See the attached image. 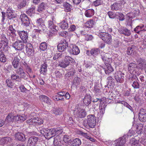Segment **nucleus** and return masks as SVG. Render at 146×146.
Listing matches in <instances>:
<instances>
[{
	"instance_id": "nucleus-1",
	"label": "nucleus",
	"mask_w": 146,
	"mask_h": 146,
	"mask_svg": "<svg viewBox=\"0 0 146 146\" xmlns=\"http://www.w3.org/2000/svg\"><path fill=\"white\" fill-rule=\"evenodd\" d=\"M81 106L77 105L74 110V115L76 117L79 118L84 117L86 115L85 110L82 109Z\"/></svg>"
},
{
	"instance_id": "nucleus-2",
	"label": "nucleus",
	"mask_w": 146,
	"mask_h": 146,
	"mask_svg": "<svg viewBox=\"0 0 146 146\" xmlns=\"http://www.w3.org/2000/svg\"><path fill=\"white\" fill-rule=\"evenodd\" d=\"M96 35L106 43L110 44L112 42L111 35L107 33L99 32Z\"/></svg>"
},
{
	"instance_id": "nucleus-3",
	"label": "nucleus",
	"mask_w": 146,
	"mask_h": 146,
	"mask_svg": "<svg viewBox=\"0 0 146 146\" xmlns=\"http://www.w3.org/2000/svg\"><path fill=\"white\" fill-rule=\"evenodd\" d=\"M7 40V39L5 41L1 40L2 42H3V43L4 44L3 47L0 46V61L3 62H5L6 61V57L3 52V50L5 48H8V42Z\"/></svg>"
},
{
	"instance_id": "nucleus-4",
	"label": "nucleus",
	"mask_w": 146,
	"mask_h": 146,
	"mask_svg": "<svg viewBox=\"0 0 146 146\" xmlns=\"http://www.w3.org/2000/svg\"><path fill=\"white\" fill-rule=\"evenodd\" d=\"M124 74L121 72H116L113 75V77L116 82L120 83H123L124 81Z\"/></svg>"
},
{
	"instance_id": "nucleus-5",
	"label": "nucleus",
	"mask_w": 146,
	"mask_h": 146,
	"mask_svg": "<svg viewBox=\"0 0 146 146\" xmlns=\"http://www.w3.org/2000/svg\"><path fill=\"white\" fill-rule=\"evenodd\" d=\"M25 42L21 40H17V41L13 43L12 46L15 50H21L24 48Z\"/></svg>"
},
{
	"instance_id": "nucleus-6",
	"label": "nucleus",
	"mask_w": 146,
	"mask_h": 146,
	"mask_svg": "<svg viewBox=\"0 0 146 146\" xmlns=\"http://www.w3.org/2000/svg\"><path fill=\"white\" fill-rule=\"evenodd\" d=\"M68 47V44L66 40L64 39L61 41L57 46V48L60 52H62L66 50V48Z\"/></svg>"
},
{
	"instance_id": "nucleus-7",
	"label": "nucleus",
	"mask_w": 146,
	"mask_h": 146,
	"mask_svg": "<svg viewBox=\"0 0 146 146\" xmlns=\"http://www.w3.org/2000/svg\"><path fill=\"white\" fill-rule=\"evenodd\" d=\"M131 31H132V30L124 27H121L118 30V32L120 34L127 36H129L131 35Z\"/></svg>"
},
{
	"instance_id": "nucleus-8",
	"label": "nucleus",
	"mask_w": 146,
	"mask_h": 146,
	"mask_svg": "<svg viewBox=\"0 0 146 146\" xmlns=\"http://www.w3.org/2000/svg\"><path fill=\"white\" fill-rule=\"evenodd\" d=\"M26 51L27 55L29 57L33 56L35 54L33 45L30 43L27 44L26 46Z\"/></svg>"
},
{
	"instance_id": "nucleus-9",
	"label": "nucleus",
	"mask_w": 146,
	"mask_h": 146,
	"mask_svg": "<svg viewBox=\"0 0 146 146\" xmlns=\"http://www.w3.org/2000/svg\"><path fill=\"white\" fill-rule=\"evenodd\" d=\"M137 67L140 69L145 70L146 68V61L143 58H140L137 61Z\"/></svg>"
},
{
	"instance_id": "nucleus-10",
	"label": "nucleus",
	"mask_w": 146,
	"mask_h": 146,
	"mask_svg": "<svg viewBox=\"0 0 146 146\" xmlns=\"http://www.w3.org/2000/svg\"><path fill=\"white\" fill-rule=\"evenodd\" d=\"M39 140V138L37 137L33 136L29 138L28 141V146H34L37 143Z\"/></svg>"
},
{
	"instance_id": "nucleus-11",
	"label": "nucleus",
	"mask_w": 146,
	"mask_h": 146,
	"mask_svg": "<svg viewBox=\"0 0 146 146\" xmlns=\"http://www.w3.org/2000/svg\"><path fill=\"white\" fill-rule=\"evenodd\" d=\"M20 19L24 26L27 27L30 24L29 19L25 14H21L20 16Z\"/></svg>"
},
{
	"instance_id": "nucleus-12",
	"label": "nucleus",
	"mask_w": 146,
	"mask_h": 146,
	"mask_svg": "<svg viewBox=\"0 0 146 146\" xmlns=\"http://www.w3.org/2000/svg\"><path fill=\"white\" fill-rule=\"evenodd\" d=\"M126 136H123L115 141V146H121L123 145L126 142V139L125 138Z\"/></svg>"
},
{
	"instance_id": "nucleus-13",
	"label": "nucleus",
	"mask_w": 146,
	"mask_h": 146,
	"mask_svg": "<svg viewBox=\"0 0 146 146\" xmlns=\"http://www.w3.org/2000/svg\"><path fill=\"white\" fill-rule=\"evenodd\" d=\"M68 51L70 54L74 55H77L80 53V50L78 47L76 45L72 46V47H70Z\"/></svg>"
},
{
	"instance_id": "nucleus-14",
	"label": "nucleus",
	"mask_w": 146,
	"mask_h": 146,
	"mask_svg": "<svg viewBox=\"0 0 146 146\" xmlns=\"http://www.w3.org/2000/svg\"><path fill=\"white\" fill-rule=\"evenodd\" d=\"M17 32L22 40L24 41L25 43H26L27 42V40L28 38L27 32L24 31H18Z\"/></svg>"
},
{
	"instance_id": "nucleus-15",
	"label": "nucleus",
	"mask_w": 146,
	"mask_h": 146,
	"mask_svg": "<svg viewBox=\"0 0 146 146\" xmlns=\"http://www.w3.org/2000/svg\"><path fill=\"white\" fill-rule=\"evenodd\" d=\"M139 118L140 121L142 122L146 121V113L144 111V109L140 110L139 113Z\"/></svg>"
},
{
	"instance_id": "nucleus-16",
	"label": "nucleus",
	"mask_w": 146,
	"mask_h": 146,
	"mask_svg": "<svg viewBox=\"0 0 146 146\" xmlns=\"http://www.w3.org/2000/svg\"><path fill=\"white\" fill-rule=\"evenodd\" d=\"M15 137L17 140L22 142L25 141L26 139L25 135L21 132L16 133L15 134Z\"/></svg>"
},
{
	"instance_id": "nucleus-17",
	"label": "nucleus",
	"mask_w": 146,
	"mask_h": 146,
	"mask_svg": "<svg viewBox=\"0 0 146 146\" xmlns=\"http://www.w3.org/2000/svg\"><path fill=\"white\" fill-rule=\"evenodd\" d=\"M103 68L104 69L106 74L107 75L109 74L114 70L113 68L110 64H108L107 65H105L104 67Z\"/></svg>"
},
{
	"instance_id": "nucleus-18",
	"label": "nucleus",
	"mask_w": 146,
	"mask_h": 146,
	"mask_svg": "<svg viewBox=\"0 0 146 146\" xmlns=\"http://www.w3.org/2000/svg\"><path fill=\"white\" fill-rule=\"evenodd\" d=\"M136 46L134 45H132L129 46L127 50V54L128 55H131L134 54Z\"/></svg>"
},
{
	"instance_id": "nucleus-19",
	"label": "nucleus",
	"mask_w": 146,
	"mask_h": 146,
	"mask_svg": "<svg viewBox=\"0 0 146 146\" xmlns=\"http://www.w3.org/2000/svg\"><path fill=\"white\" fill-rule=\"evenodd\" d=\"M91 96L90 95H87L85 96L83 99L84 104L86 106H88L91 103Z\"/></svg>"
},
{
	"instance_id": "nucleus-20",
	"label": "nucleus",
	"mask_w": 146,
	"mask_h": 146,
	"mask_svg": "<svg viewBox=\"0 0 146 146\" xmlns=\"http://www.w3.org/2000/svg\"><path fill=\"white\" fill-rule=\"evenodd\" d=\"M40 98L42 102L46 103L48 105H51V100L48 97L44 95H41L40 96Z\"/></svg>"
},
{
	"instance_id": "nucleus-21",
	"label": "nucleus",
	"mask_w": 146,
	"mask_h": 146,
	"mask_svg": "<svg viewBox=\"0 0 146 146\" xmlns=\"http://www.w3.org/2000/svg\"><path fill=\"white\" fill-rule=\"evenodd\" d=\"M144 27V25H139L134 29L133 31L138 34H141L142 31L144 30H143Z\"/></svg>"
},
{
	"instance_id": "nucleus-22",
	"label": "nucleus",
	"mask_w": 146,
	"mask_h": 146,
	"mask_svg": "<svg viewBox=\"0 0 146 146\" xmlns=\"http://www.w3.org/2000/svg\"><path fill=\"white\" fill-rule=\"evenodd\" d=\"M54 128L49 129L47 130L46 135L48 138H50L55 136V133Z\"/></svg>"
},
{
	"instance_id": "nucleus-23",
	"label": "nucleus",
	"mask_w": 146,
	"mask_h": 146,
	"mask_svg": "<svg viewBox=\"0 0 146 146\" xmlns=\"http://www.w3.org/2000/svg\"><path fill=\"white\" fill-rule=\"evenodd\" d=\"M20 60L17 57L14 58V60L12 62V64L15 68L17 69L19 65Z\"/></svg>"
},
{
	"instance_id": "nucleus-24",
	"label": "nucleus",
	"mask_w": 146,
	"mask_h": 146,
	"mask_svg": "<svg viewBox=\"0 0 146 146\" xmlns=\"http://www.w3.org/2000/svg\"><path fill=\"white\" fill-rule=\"evenodd\" d=\"M37 26L38 29H35V32L40 33L41 32L44 31L46 32V31L47 29L44 24L42 25H40Z\"/></svg>"
},
{
	"instance_id": "nucleus-25",
	"label": "nucleus",
	"mask_w": 146,
	"mask_h": 146,
	"mask_svg": "<svg viewBox=\"0 0 146 146\" xmlns=\"http://www.w3.org/2000/svg\"><path fill=\"white\" fill-rule=\"evenodd\" d=\"M111 9L112 10L119 11L121 9V5L120 3H114L111 6Z\"/></svg>"
},
{
	"instance_id": "nucleus-26",
	"label": "nucleus",
	"mask_w": 146,
	"mask_h": 146,
	"mask_svg": "<svg viewBox=\"0 0 146 146\" xmlns=\"http://www.w3.org/2000/svg\"><path fill=\"white\" fill-rule=\"evenodd\" d=\"M46 7V4L42 2L38 5L36 11L39 13H41L45 10Z\"/></svg>"
},
{
	"instance_id": "nucleus-27",
	"label": "nucleus",
	"mask_w": 146,
	"mask_h": 146,
	"mask_svg": "<svg viewBox=\"0 0 146 146\" xmlns=\"http://www.w3.org/2000/svg\"><path fill=\"white\" fill-rule=\"evenodd\" d=\"M139 141L135 137L132 138L130 140L129 143L131 146H139Z\"/></svg>"
},
{
	"instance_id": "nucleus-28",
	"label": "nucleus",
	"mask_w": 146,
	"mask_h": 146,
	"mask_svg": "<svg viewBox=\"0 0 146 146\" xmlns=\"http://www.w3.org/2000/svg\"><path fill=\"white\" fill-rule=\"evenodd\" d=\"M11 80L13 81L15 80L16 82L19 83V84L21 83V78L20 76L15 74H14L11 76Z\"/></svg>"
},
{
	"instance_id": "nucleus-29",
	"label": "nucleus",
	"mask_w": 146,
	"mask_h": 146,
	"mask_svg": "<svg viewBox=\"0 0 146 146\" xmlns=\"http://www.w3.org/2000/svg\"><path fill=\"white\" fill-rule=\"evenodd\" d=\"M133 20L129 19H127L126 20V25L127 27L131 30H132V23Z\"/></svg>"
},
{
	"instance_id": "nucleus-30",
	"label": "nucleus",
	"mask_w": 146,
	"mask_h": 146,
	"mask_svg": "<svg viewBox=\"0 0 146 146\" xmlns=\"http://www.w3.org/2000/svg\"><path fill=\"white\" fill-rule=\"evenodd\" d=\"M11 141L10 138L9 137H5L2 138L0 141L1 144L3 145Z\"/></svg>"
},
{
	"instance_id": "nucleus-31",
	"label": "nucleus",
	"mask_w": 146,
	"mask_h": 146,
	"mask_svg": "<svg viewBox=\"0 0 146 146\" xmlns=\"http://www.w3.org/2000/svg\"><path fill=\"white\" fill-rule=\"evenodd\" d=\"M137 80L138 78L136 76L133 75H130L128 78V82L131 84H132Z\"/></svg>"
},
{
	"instance_id": "nucleus-32",
	"label": "nucleus",
	"mask_w": 146,
	"mask_h": 146,
	"mask_svg": "<svg viewBox=\"0 0 146 146\" xmlns=\"http://www.w3.org/2000/svg\"><path fill=\"white\" fill-rule=\"evenodd\" d=\"M73 146H79L81 144L80 140L78 138H76L71 141Z\"/></svg>"
},
{
	"instance_id": "nucleus-33",
	"label": "nucleus",
	"mask_w": 146,
	"mask_h": 146,
	"mask_svg": "<svg viewBox=\"0 0 146 146\" xmlns=\"http://www.w3.org/2000/svg\"><path fill=\"white\" fill-rule=\"evenodd\" d=\"M47 65L46 64H42L40 67V73L44 75L46 74V72L47 71Z\"/></svg>"
},
{
	"instance_id": "nucleus-34",
	"label": "nucleus",
	"mask_w": 146,
	"mask_h": 146,
	"mask_svg": "<svg viewBox=\"0 0 146 146\" xmlns=\"http://www.w3.org/2000/svg\"><path fill=\"white\" fill-rule=\"evenodd\" d=\"M95 85L94 87V91L96 93H99L100 92V87H99V83L98 81L97 80L96 82H94Z\"/></svg>"
},
{
	"instance_id": "nucleus-35",
	"label": "nucleus",
	"mask_w": 146,
	"mask_h": 146,
	"mask_svg": "<svg viewBox=\"0 0 146 146\" xmlns=\"http://www.w3.org/2000/svg\"><path fill=\"white\" fill-rule=\"evenodd\" d=\"M60 27L62 29H67L68 27V23L65 21H63L60 24Z\"/></svg>"
},
{
	"instance_id": "nucleus-36",
	"label": "nucleus",
	"mask_w": 146,
	"mask_h": 146,
	"mask_svg": "<svg viewBox=\"0 0 146 146\" xmlns=\"http://www.w3.org/2000/svg\"><path fill=\"white\" fill-rule=\"evenodd\" d=\"M27 2L25 0L21 1L17 5V7L19 9H21L23 8L26 5Z\"/></svg>"
},
{
	"instance_id": "nucleus-37",
	"label": "nucleus",
	"mask_w": 146,
	"mask_h": 146,
	"mask_svg": "<svg viewBox=\"0 0 146 146\" xmlns=\"http://www.w3.org/2000/svg\"><path fill=\"white\" fill-rule=\"evenodd\" d=\"M137 67V65L136 64L133 63H131L128 65V69L129 71L130 70H134Z\"/></svg>"
},
{
	"instance_id": "nucleus-38",
	"label": "nucleus",
	"mask_w": 146,
	"mask_h": 146,
	"mask_svg": "<svg viewBox=\"0 0 146 146\" xmlns=\"http://www.w3.org/2000/svg\"><path fill=\"white\" fill-rule=\"evenodd\" d=\"M64 7L65 9V11L68 12L71 11L72 8V6L68 3H65L64 5Z\"/></svg>"
},
{
	"instance_id": "nucleus-39",
	"label": "nucleus",
	"mask_w": 146,
	"mask_h": 146,
	"mask_svg": "<svg viewBox=\"0 0 146 146\" xmlns=\"http://www.w3.org/2000/svg\"><path fill=\"white\" fill-rule=\"evenodd\" d=\"M73 59L70 56H66L65 58L64 61L66 64L68 66L71 62H72Z\"/></svg>"
},
{
	"instance_id": "nucleus-40",
	"label": "nucleus",
	"mask_w": 146,
	"mask_h": 146,
	"mask_svg": "<svg viewBox=\"0 0 146 146\" xmlns=\"http://www.w3.org/2000/svg\"><path fill=\"white\" fill-rule=\"evenodd\" d=\"M17 15L16 14L11 13L6 15L7 17L9 20H13L14 18H16Z\"/></svg>"
},
{
	"instance_id": "nucleus-41",
	"label": "nucleus",
	"mask_w": 146,
	"mask_h": 146,
	"mask_svg": "<svg viewBox=\"0 0 146 146\" xmlns=\"http://www.w3.org/2000/svg\"><path fill=\"white\" fill-rule=\"evenodd\" d=\"M106 107V106L105 104H101L99 106V109L100 110V114L103 115V114L104 113V111Z\"/></svg>"
},
{
	"instance_id": "nucleus-42",
	"label": "nucleus",
	"mask_w": 146,
	"mask_h": 146,
	"mask_svg": "<svg viewBox=\"0 0 146 146\" xmlns=\"http://www.w3.org/2000/svg\"><path fill=\"white\" fill-rule=\"evenodd\" d=\"M47 43L45 42L41 43L39 47L40 49L42 51L45 50L47 49Z\"/></svg>"
},
{
	"instance_id": "nucleus-43",
	"label": "nucleus",
	"mask_w": 146,
	"mask_h": 146,
	"mask_svg": "<svg viewBox=\"0 0 146 146\" xmlns=\"http://www.w3.org/2000/svg\"><path fill=\"white\" fill-rule=\"evenodd\" d=\"M35 7H32L27 11V13L30 16H32L33 13H35Z\"/></svg>"
},
{
	"instance_id": "nucleus-44",
	"label": "nucleus",
	"mask_w": 146,
	"mask_h": 146,
	"mask_svg": "<svg viewBox=\"0 0 146 146\" xmlns=\"http://www.w3.org/2000/svg\"><path fill=\"white\" fill-rule=\"evenodd\" d=\"M116 16L118 17V19L120 21H123L125 19L124 15L121 13L117 12Z\"/></svg>"
},
{
	"instance_id": "nucleus-45",
	"label": "nucleus",
	"mask_w": 146,
	"mask_h": 146,
	"mask_svg": "<svg viewBox=\"0 0 146 146\" xmlns=\"http://www.w3.org/2000/svg\"><path fill=\"white\" fill-rule=\"evenodd\" d=\"M23 64L26 70L27 71V73L28 74V72L31 73L32 72V69L30 68L29 66L25 62H24Z\"/></svg>"
},
{
	"instance_id": "nucleus-46",
	"label": "nucleus",
	"mask_w": 146,
	"mask_h": 146,
	"mask_svg": "<svg viewBox=\"0 0 146 146\" xmlns=\"http://www.w3.org/2000/svg\"><path fill=\"white\" fill-rule=\"evenodd\" d=\"M52 112L56 115H58L61 114V110L59 108H54Z\"/></svg>"
},
{
	"instance_id": "nucleus-47",
	"label": "nucleus",
	"mask_w": 146,
	"mask_h": 146,
	"mask_svg": "<svg viewBox=\"0 0 146 146\" xmlns=\"http://www.w3.org/2000/svg\"><path fill=\"white\" fill-rule=\"evenodd\" d=\"M52 98L54 100L57 101L59 100H64V98H63L62 97L58 95L53 96Z\"/></svg>"
},
{
	"instance_id": "nucleus-48",
	"label": "nucleus",
	"mask_w": 146,
	"mask_h": 146,
	"mask_svg": "<svg viewBox=\"0 0 146 146\" xmlns=\"http://www.w3.org/2000/svg\"><path fill=\"white\" fill-rule=\"evenodd\" d=\"M131 85L134 89H139V84L137 80L132 83Z\"/></svg>"
},
{
	"instance_id": "nucleus-49",
	"label": "nucleus",
	"mask_w": 146,
	"mask_h": 146,
	"mask_svg": "<svg viewBox=\"0 0 146 146\" xmlns=\"http://www.w3.org/2000/svg\"><path fill=\"white\" fill-rule=\"evenodd\" d=\"M100 52L99 50L98 49H94V50L92 49V56L96 57Z\"/></svg>"
},
{
	"instance_id": "nucleus-50",
	"label": "nucleus",
	"mask_w": 146,
	"mask_h": 146,
	"mask_svg": "<svg viewBox=\"0 0 146 146\" xmlns=\"http://www.w3.org/2000/svg\"><path fill=\"white\" fill-rule=\"evenodd\" d=\"M109 54L108 53H106L101 55V58L103 61L104 62L108 59L109 57Z\"/></svg>"
},
{
	"instance_id": "nucleus-51",
	"label": "nucleus",
	"mask_w": 146,
	"mask_h": 146,
	"mask_svg": "<svg viewBox=\"0 0 146 146\" xmlns=\"http://www.w3.org/2000/svg\"><path fill=\"white\" fill-rule=\"evenodd\" d=\"M43 23L44 21L41 18H39L36 20V23L37 26L44 25Z\"/></svg>"
},
{
	"instance_id": "nucleus-52",
	"label": "nucleus",
	"mask_w": 146,
	"mask_h": 146,
	"mask_svg": "<svg viewBox=\"0 0 146 146\" xmlns=\"http://www.w3.org/2000/svg\"><path fill=\"white\" fill-rule=\"evenodd\" d=\"M6 82L7 86L11 88H12L14 85L13 83L12 82L11 80L7 79L6 80Z\"/></svg>"
},
{
	"instance_id": "nucleus-53",
	"label": "nucleus",
	"mask_w": 146,
	"mask_h": 146,
	"mask_svg": "<svg viewBox=\"0 0 146 146\" xmlns=\"http://www.w3.org/2000/svg\"><path fill=\"white\" fill-rule=\"evenodd\" d=\"M80 79L78 78V77L75 78L73 80L72 82V84H79L80 83Z\"/></svg>"
},
{
	"instance_id": "nucleus-54",
	"label": "nucleus",
	"mask_w": 146,
	"mask_h": 146,
	"mask_svg": "<svg viewBox=\"0 0 146 146\" xmlns=\"http://www.w3.org/2000/svg\"><path fill=\"white\" fill-rule=\"evenodd\" d=\"M108 85L109 86H111V84L113 83V79L111 76L108 77L107 78Z\"/></svg>"
},
{
	"instance_id": "nucleus-55",
	"label": "nucleus",
	"mask_w": 146,
	"mask_h": 146,
	"mask_svg": "<svg viewBox=\"0 0 146 146\" xmlns=\"http://www.w3.org/2000/svg\"><path fill=\"white\" fill-rule=\"evenodd\" d=\"M102 3V1L101 0H96L94 1L93 5L95 6H98Z\"/></svg>"
},
{
	"instance_id": "nucleus-56",
	"label": "nucleus",
	"mask_w": 146,
	"mask_h": 146,
	"mask_svg": "<svg viewBox=\"0 0 146 146\" xmlns=\"http://www.w3.org/2000/svg\"><path fill=\"white\" fill-rule=\"evenodd\" d=\"M54 130L55 133V136L58 135L59 134L62 133V131L61 130L59 129V128H54Z\"/></svg>"
},
{
	"instance_id": "nucleus-57",
	"label": "nucleus",
	"mask_w": 146,
	"mask_h": 146,
	"mask_svg": "<svg viewBox=\"0 0 146 146\" xmlns=\"http://www.w3.org/2000/svg\"><path fill=\"white\" fill-rule=\"evenodd\" d=\"M127 15L129 19L132 20L136 17L131 11L130 12L127 13Z\"/></svg>"
},
{
	"instance_id": "nucleus-58",
	"label": "nucleus",
	"mask_w": 146,
	"mask_h": 146,
	"mask_svg": "<svg viewBox=\"0 0 146 146\" xmlns=\"http://www.w3.org/2000/svg\"><path fill=\"white\" fill-rule=\"evenodd\" d=\"M16 120L18 121H24L25 120V117L21 115H19L16 117Z\"/></svg>"
},
{
	"instance_id": "nucleus-59",
	"label": "nucleus",
	"mask_w": 146,
	"mask_h": 146,
	"mask_svg": "<svg viewBox=\"0 0 146 146\" xmlns=\"http://www.w3.org/2000/svg\"><path fill=\"white\" fill-rule=\"evenodd\" d=\"M82 134L86 138L89 139V140L91 141V136L90 134H88L87 133H85L84 132H82Z\"/></svg>"
},
{
	"instance_id": "nucleus-60",
	"label": "nucleus",
	"mask_w": 146,
	"mask_h": 146,
	"mask_svg": "<svg viewBox=\"0 0 146 146\" xmlns=\"http://www.w3.org/2000/svg\"><path fill=\"white\" fill-rule=\"evenodd\" d=\"M108 14L110 18H114L116 16V13L114 14L112 11H109L108 13Z\"/></svg>"
},
{
	"instance_id": "nucleus-61",
	"label": "nucleus",
	"mask_w": 146,
	"mask_h": 146,
	"mask_svg": "<svg viewBox=\"0 0 146 146\" xmlns=\"http://www.w3.org/2000/svg\"><path fill=\"white\" fill-rule=\"evenodd\" d=\"M58 66L63 68H65L68 66L64 61L62 62H59Z\"/></svg>"
},
{
	"instance_id": "nucleus-62",
	"label": "nucleus",
	"mask_w": 146,
	"mask_h": 146,
	"mask_svg": "<svg viewBox=\"0 0 146 146\" xmlns=\"http://www.w3.org/2000/svg\"><path fill=\"white\" fill-rule=\"evenodd\" d=\"M75 72V70H73L66 74V76H68V77H70V76H73Z\"/></svg>"
},
{
	"instance_id": "nucleus-63",
	"label": "nucleus",
	"mask_w": 146,
	"mask_h": 146,
	"mask_svg": "<svg viewBox=\"0 0 146 146\" xmlns=\"http://www.w3.org/2000/svg\"><path fill=\"white\" fill-rule=\"evenodd\" d=\"M9 29L11 31V34L15 35L16 30L13 28L12 25H10L9 26Z\"/></svg>"
},
{
	"instance_id": "nucleus-64",
	"label": "nucleus",
	"mask_w": 146,
	"mask_h": 146,
	"mask_svg": "<svg viewBox=\"0 0 146 146\" xmlns=\"http://www.w3.org/2000/svg\"><path fill=\"white\" fill-rule=\"evenodd\" d=\"M86 16L87 17H90L91 16V10L88 9L86 11L85 13Z\"/></svg>"
}]
</instances>
